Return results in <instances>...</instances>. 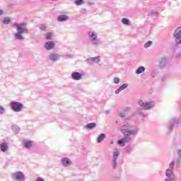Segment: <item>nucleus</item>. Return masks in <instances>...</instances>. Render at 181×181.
<instances>
[{
  "label": "nucleus",
  "instance_id": "1",
  "mask_svg": "<svg viewBox=\"0 0 181 181\" xmlns=\"http://www.w3.org/2000/svg\"><path fill=\"white\" fill-rule=\"evenodd\" d=\"M120 132L124 135V137L117 141L118 145L125 146L126 144H129L132 141V136L138 134L139 127L137 126L129 127L128 124H124L120 128Z\"/></svg>",
  "mask_w": 181,
  "mask_h": 181
},
{
  "label": "nucleus",
  "instance_id": "2",
  "mask_svg": "<svg viewBox=\"0 0 181 181\" xmlns=\"http://www.w3.org/2000/svg\"><path fill=\"white\" fill-rule=\"evenodd\" d=\"M28 24L26 23L22 22L20 23H15L13 26L16 28L17 32L14 34V37L16 40H25V37H23V33L25 35H29V30L27 29L26 26Z\"/></svg>",
  "mask_w": 181,
  "mask_h": 181
},
{
  "label": "nucleus",
  "instance_id": "3",
  "mask_svg": "<svg viewBox=\"0 0 181 181\" xmlns=\"http://www.w3.org/2000/svg\"><path fill=\"white\" fill-rule=\"evenodd\" d=\"M87 36L94 47H98L101 45V42L98 39V34L94 31H88Z\"/></svg>",
  "mask_w": 181,
  "mask_h": 181
},
{
  "label": "nucleus",
  "instance_id": "4",
  "mask_svg": "<svg viewBox=\"0 0 181 181\" xmlns=\"http://www.w3.org/2000/svg\"><path fill=\"white\" fill-rule=\"evenodd\" d=\"M138 105H139V107H141V108H143V110H144L145 111H148V110H152V108L155 107V102H146L145 100H140L138 102Z\"/></svg>",
  "mask_w": 181,
  "mask_h": 181
},
{
  "label": "nucleus",
  "instance_id": "5",
  "mask_svg": "<svg viewBox=\"0 0 181 181\" xmlns=\"http://www.w3.org/2000/svg\"><path fill=\"white\" fill-rule=\"evenodd\" d=\"M10 107L14 112H21L23 109V104L16 101H11L10 103Z\"/></svg>",
  "mask_w": 181,
  "mask_h": 181
},
{
  "label": "nucleus",
  "instance_id": "6",
  "mask_svg": "<svg viewBox=\"0 0 181 181\" xmlns=\"http://www.w3.org/2000/svg\"><path fill=\"white\" fill-rule=\"evenodd\" d=\"M173 39L176 45H181V26L178 27L173 33Z\"/></svg>",
  "mask_w": 181,
  "mask_h": 181
},
{
  "label": "nucleus",
  "instance_id": "7",
  "mask_svg": "<svg viewBox=\"0 0 181 181\" xmlns=\"http://www.w3.org/2000/svg\"><path fill=\"white\" fill-rule=\"evenodd\" d=\"M11 178L16 181H25V174L21 171H18L11 174Z\"/></svg>",
  "mask_w": 181,
  "mask_h": 181
},
{
  "label": "nucleus",
  "instance_id": "8",
  "mask_svg": "<svg viewBox=\"0 0 181 181\" xmlns=\"http://www.w3.org/2000/svg\"><path fill=\"white\" fill-rule=\"evenodd\" d=\"M118 156H119V151L116 150L113 153V157L112 160V167L113 169H117L118 166Z\"/></svg>",
  "mask_w": 181,
  "mask_h": 181
},
{
  "label": "nucleus",
  "instance_id": "9",
  "mask_svg": "<svg viewBox=\"0 0 181 181\" xmlns=\"http://www.w3.org/2000/svg\"><path fill=\"white\" fill-rule=\"evenodd\" d=\"M71 78H72V80L78 81L79 80H81V78H83V74L79 72L74 71L72 72V74H71Z\"/></svg>",
  "mask_w": 181,
  "mask_h": 181
},
{
  "label": "nucleus",
  "instance_id": "10",
  "mask_svg": "<svg viewBox=\"0 0 181 181\" xmlns=\"http://www.w3.org/2000/svg\"><path fill=\"white\" fill-rule=\"evenodd\" d=\"M168 63H169V59H168V57H162L159 60V66L161 68L166 67Z\"/></svg>",
  "mask_w": 181,
  "mask_h": 181
},
{
  "label": "nucleus",
  "instance_id": "11",
  "mask_svg": "<svg viewBox=\"0 0 181 181\" xmlns=\"http://www.w3.org/2000/svg\"><path fill=\"white\" fill-rule=\"evenodd\" d=\"M0 151L1 152H8L9 151V144L7 142H2L0 144Z\"/></svg>",
  "mask_w": 181,
  "mask_h": 181
},
{
  "label": "nucleus",
  "instance_id": "12",
  "mask_svg": "<svg viewBox=\"0 0 181 181\" xmlns=\"http://www.w3.org/2000/svg\"><path fill=\"white\" fill-rule=\"evenodd\" d=\"M61 163H62V165H63L65 167H69L72 163L71 160H70V158L67 157L62 158L61 160Z\"/></svg>",
  "mask_w": 181,
  "mask_h": 181
},
{
  "label": "nucleus",
  "instance_id": "13",
  "mask_svg": "<svg viewBox=\"0 0 181 181\" xmlns=\"http://www.w3.org/2000/svg\"><path fill=\"white\" fill-rule=\"evenodd\" d=\"M49 59L51 62H57L60 59V55L56 53H52L49 54Z\"/></svg>",
  "mask_w": 181,
  "mask_h": 181
},
{
  "label": "nucleus",
  "instance_id": "14",
  "mask_svg": "<svg viewBox=\"0 0 181 181\" xmlns=\"http://www.w3.org/2000/svg\"><path fill=\"white\" fill-rule=\"evenodd\" d=\"M88 64H93V63H100V57H90L87 59Z\"/></svg>",
  "mask_w": 181,
  "mask_h": 181
},
{
  "label": "nucleus",
  "instance_id": "15",
  "mask_svg": "<svg viewBox=\"0 0 181 181\" xmlns=\"http://www.w3.org/2000/svg\"><path fill=\"white\" fill-rule=\"evenodd\" d=\"M23 145L25 148V149H30V148L33 146V142L28 140H24L23 141Z\"/></svg>",
  "mask_w": 181,
  "mask_h": 181
},
{
  "label": "nucleus",
  "instance_id": "16",
  "mask_svg": "<svg viewBox=\"0 0 181 181\" xmlns=\"http://www.w3.org/2000/svg\"><path fill=\"white\" fill-rule=\"evenodd\" d=\"M129 86V84L128 83H123L121 86L119 87V88L115 90V94H119L120 91H123V90L128 88Z\"/></svg>",
  "mask_w": 181,
  "mask_h": 181
},
{
  "label": "nucleus",
  "instance_id": "17",
  "mask_svg": "<svg viewBox=\"0 0 181 181\" xmlns=\"http://www.w3.org/2000/svg\"><path fill=\"white\" fill-rule=\"evenodd\" d=\"M45 47L47 50H52L54 47V42L53 41H48L45 43Z\"/></svg>",
  "mask_w": 181,
  "mask_h": 181
},
{
  "label": "nucleus",
  "instance_id": "18",
  "mask_svg": "<svg viewBox=\"0 0 181 181\" xmlns=\"http://www.w3.org/2000/svg\"><path fill=\"white\" fill-rule=\"evenodd\" d=\"M58 22H66V21H69V16L66 15H60L57 18Z\"/></svg>",
  "mask_w": 181,
  "mask_h": 181
},
{
  "label": "nucleus",
  "instance_id": "19",
  "mask_svg": "<svg viewBox=\"0 0 181 181\" xmlns=\"http://www.w3.org/2000/svg\"><path fill=\"white\" fill-rule=\"evenodd\" d=\"M105 138H107V135H105V134H100L97 138L98 144H101V142H103V140L105 139Z\"/></svg>",
  "mask_w": 181,
  "mask_h": 181
},
{
  "label": "nucleus",
  "instance_id": "20",
  "mask_svg": "<svg viewBox=\"0 0 181 181\" xmlns=\"http://www.w3.org/2000/svg\"><path fill=\"white\" fill-rule=\"evenodd\" d=\"M130 110H131V107H125L124 109V112H120L119 113V117H120L121 118H124L125 117V115H126L125 112H127L128 111H130Z\"/></svg>",
  "mask_w": 181,
  "mask_h": 181
},
{
  "label": "nucleus",
  "instance_id": "21",
  "mask_svg": "<svg viewBox=\"0 0 181 181\" xmlns=\"http://www.w3.org/2000/svg\"><path fill=\"white\" fill-rule=\"evenodd\" d=\"M136 114H138L139 117H146V114H145V112H144V110L141 108H138L136 110Z\"/></svg>",
  "mask_w": 181,
  "mask_h": 181
},
{
  "label": "nucleus",
  "instance_id": "22",
  "mask_svg": "<svg viewBox=\"0 0 181 181\" xmlns=\"http://www.w3.org/2000/svg\"><path fill=\"white\" fill-rule=\"evenodd\" d=\"M95 127H97V124L92 122V123H88V124H86V128L87 129H94V128H95Z\"/></svg>",
  "mask_w": 181,
  "mask_h": 181
},
{
  "label": "nucleus",
  "instance_id": "23",
  "mask_svg": "<svg viewBox=\"0 0 181 181\" xmlns=\"http://www.w3.org/2000/svg\"><path fill=\"white\" fill-rule=\"evenodd\" d=\"M145 71V66H139L136 71V74H142Z\"/></svg>",
  "mask_w": 181,
  "mask_h": 181
},
{
  "label": "nucleus",
  "instance_id": "24",
  "mask_svg": "<svg viewBox=\"0 0 181 181\" xmlns=\"http://www.w3.org/2000/svg\"><path fill=\"white\" fill-rule=\"evenodd\" d=\"M178 158L177 159V163H181V148L177 151Z\"/></svg>",
  "mask_w": 181,
  "mask_h": 181
},
{
  "label": "nucleus",
  "instance_id": "25",
  "mask_svg": "<svg viewBox=\"0 0 181 181\" xmlns=\"http://www.w3.org/2000/svg\"><path fill=\"white\" fill-rule=\"evenodd\" d=\"M132 151H134V146H127L126 148H125V151L127 152V153H129V152H132Z\"/></svg>",
  "mask_w": 181,
  "mask_h": 181
},
{
  "label": "nucleus",
  "instance_id": "26",
  "mask_svg": "<svg viewBox=\"0 0 181 181\" xmlns=\"http://www.w3.org/2000/svg\"><path fill=\"white\" fill-rule=\"evenodd\" d=\"M122 23H123V25H129V19L127 18H124L122 19Z\"/></svg>",
  "mask_w": 181,
  "mask_h": 181
},
{
  "label": "nucleus",
  "instance_id": "27",
  "mask_svg": "<svg viewBox=\"0 0 181 181\" xmlns=\"http://www.w3.org/2000/svg\"><path fill=\"white\" fill-rule=\"evenodd\" d=\"M3 23L4 25H9V23H11V18H5L4 20H3Z\"/></svg>",
  "mask_w": 181,
  "mask_h": 181
},
{
  "label": "nucleus",
  "instance_id": "28",
  "mask_svg": "<svg viewBox=\"0 0 181 181\" xmlns=\"http://www.w3.org/2000/svg\"><path fill=\"white\" fill-rule=\"evenodd\" d=\"M45 36L47 40H52V37H53V33H48L45 35Z\"/></svg>",
  "mask_w": 181,
  "mask_h": 181
},
{
  "label": "nucleus",
  "instance_id": "29",
  "mask_svg": "<svg viewBox=\"0 0 181 181\" xmlns=\"http://www.w3.org/2000/svg\"><path fill=\"white\" fill-rule=\"evenodd\" d=\"M175 161H172L170 164H169V168L168 170H173V169L175 168Z\"/></svg>",
  "mask_w": 181,
  "mask_h": 181
},
{
  "label": "nucleus",
  "instance_id": "30",
  "mask_svg": "<svg viewBox=\"0 0 181 181\" xmlns=\"http://www.w3.org/2000/svg\"><path fill=\"white\" fill-rule=\"evenodd\" d=\"M151 46H152V41H148V42L144 45L145 49H148V47H151Z\"/></svg>",
  "mask_w": 181,
  "mask_h": 181
},
{
  "label": "nucleus",
  "instance_id": "31",
  "mask_svg": "<svg viewBox=\"0 0 181 181\" xmlns=\"http://www.w3.org/2000/svg\"><path fill=\"white\" fill-rule=\"evenodd\" d=\"M75 4L78 6L83 5V4H84V0H76Z\"/></svg>",
  "mask_w": 181,
  "mask_h": 181
},
{
  "label": "nucleus",
  "instance_id": "32",
  "mask_svg": "<svg viewBox=\"0 0 181 181\" xmlns=\"http://www.w3.org/2000/svg\"><path fill=\"white\" fill-rule=\"evenodd\" d=\"M119 81H121V79L118 77H115L113 78V83H115V84H119Z\"/></svg>",
  "mask_w": 181,
  "mask_h": 181
},
{
  "label": "nucleus",
  "instance_id": "33",
  "mask_svg": "<svg viewBox=\"0 0 181 181\" xmlns=\"http://www.w3.org/2000/svg\"><path fill=\"white\" fill-rule=\"evenodd\" d=\"M38 28L40 30H46V25H45V24L39 25Z\"/></svg>",
  "mask_w": 181,
  "mask_h": 181
},
{
  "label": "nucleus",
  "instance_id": "34",
  "mask_svg": "<svg viewBox=\"0 0 181 181\" xmlns=\"http://www.w3.org/2000/svg\"><path fill=\"white\" fill-rule=\"evenodd\" d=\"M157 74H158V71L156 70H153L151 73L152 77H156Z\"/></svg>",
  "mask_w": 181,
  "mask_h": 181
},
{
  "label": "nucleus",
  "instance_id": "35",
  "mask_svg": "<svg viewBox=\"0 0 181 181\" xmlns=\"http://www.w3.org/2000/svg\"><path fill=\"white\" fill-rule=\"evenodd\" d=\"M0 114H5V108L2 106H0Z\"/></svg>",
  "mask_w": 181,
  "mask_h": 181
},
{
  "label": "nucleus",
  "instance_id": "36",
  "mask_svg": "<svg viewBox=\"0 0 181 181\" xmlns=\"http://www.w3.org/2000/svg\"><path fill=\"white\" fill-rule=\"evenodd\" d=\"M168 78V76L166 75H164L161 77V81H165Z\"/></svg>",
  "mask_w": 181,
  "mask_h": 181
},
{
  "label": "nucleus",
  "instance_id": "37",
  "mask_svg": "<svg viewBox=\"0 0 181 181\" xmlns=\"http://www.w3.org/2000/svg\"><path fill=\"white\" fill-rule=\"evenodd\" d=\"M35 181H45V179H43V178L39 177H37V178L36 179Z\"/></svg>",
  "mask_w": 181,
  "mask_h": 181
},
{
  "label": "nucleus",
  "instance_id": "38",
  "mask_svg": "<svg viewBox=\"0 0 181 181\" xmlns=\"http://www.w3.org/2000/svg\"><path fill=\"white\" fill-rule=\"evenodd\" d=\"M151 13H153V15H158V11H152Z\"/></svg>",
  "mask_w": 181,
  "mask_h": 181
},
{
  "label": "nucleus",
  "instance_id": "39",
  "mask_svg": "<svg viewBox=\"0 0 181 181\" xmlns=\"http://www.w3.org/2000/svg\"><path fill=\"white\" fill-rule=\"evenodd\" d=\"M4 14V11L3 10H0V16Z\"/></svg>",
  "mask_w": 181,
  "mask_h": 181
},
{
  "label": "nucleus",
  "instance_id": "40",
  "mask_svg": "<svg viewBox=\"0 0 181 181\" xmlns=\"http://www.w3.org/2000/svg\"><path fill=\"white\" fill-rule=\"evenodd\" d=\"M105 114H107V115L110 114V110H106Z\"/></svg>",
  "mask_w": 181,
  "mask_h": 181
},
{
  "label": "nucleus",
  "instance_id": "41",
  "mask_svg": "<svg viewBox=\"0 0 181 181\" xmlns=\"http://www.w3.org/2000/svg\"><path fill=\"white\" fill-rule=\"evenodd\" d=\"M52 1H58V0H52Z\"/></svg>",
  "mask_w": 181,
  "mask_h": 181
},
{
  "label": "nucleus",
  "instance_id": "42",
  "mask_svg": "<svg viewBox=\"0 0 181 181\" xmlns=\"http://www.w3.org/2000/svg\"><path fill=\"white\" fill-rule=\"evenodd\" d=\"M17 132H19V130H17Z\"/></svg>",
  "mask_w": 181,
  "mask_h": 181
}]
</instances>
